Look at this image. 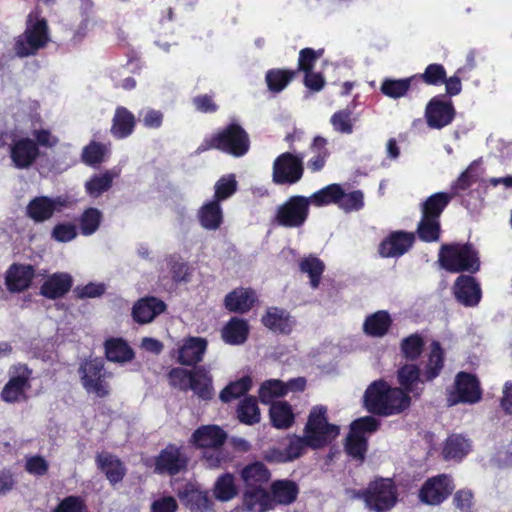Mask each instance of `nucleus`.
I'll use <instances>...</instances> for the list:
<instances>
[{
    "instance_id": "f257e3e1",
    "label": "nucleus",
    "mask_w": 512,
    "mask_h": 512,
    "mask_svg": "<svg viewBox=\"0 0 512 512\" xmlns=\"http://www.w3.org/2000/svg\"><path fill=\"white\" fill-rule=\"evenodd\" d=\"M325 406L314 407L306 423L304 436L291 435L283 448H274L267 452L270 462L286 463L301 457L308 447L317 449L325 446L339 435V427L329 424Z\"/></svg>"
},
{
    "instance_id": "f03ea898",
    "label": "nucleus",
    "mask_w": 512,
    "mask_h": 512,
    "mask_svg": "<svg viewBox=\"0 0 512 512\" xmlns=\"http://www.w3.org/2000/svg\"><path fill=\"white\" fill-rule=\"evenodd\" d=\"M363 404L373 414L391 416L407 409L410 397L403 389L391 387L384 380H376L367 387Z\"/></svg>"
},
{
    "instance_id": "7ed1b4c3",
    "label": "nucleus",
    "mask_w": 512,
    "mask_h": 512,
    "mask_svg": "<svg viewBox=\"0 0 512 512\" xmlns=\"http://www.w3.org/2000/svg\"><path fill=\"white\" fill-rule=\"evenodd\" d=\"M225 440L226 433L216 425L202 426L192 434V442L203 449V458L210 468L220 467L228 461L222 448Z\"/></svg>"
},
{
    "instance_id": "20e7f679",
    "label": "nucleus",
    "mask_w": 512,
    "mask_h": 512,
    "mask_svg": "<svg viewBox=\"0 0 512 512\" xmlns=\"http://www.w3.org/2000/svg\"><path fill=\"white\" fill-rule=\"evenodd\" d=\"M249 147L250 140L246 131L237 123H231L214 136L206 138L197 148V152L201 153L216 148L235 157H240L248 152Z\"/></svg>"
},
{
    "instance_id": "39448f33",
    "label": "nucleus",
    "mask_w": 512,
    "mask_h": 512,
    "mask_svg": "<svg viewBox=\"0 0 512 512\" xmlns=\"http://www.w3.org/2000/svg\"><path fill=\"white\" fill-rule=\"evenodd\" d=\"M439 262L450 272L475 273L480 268L477 251L471 244H446L439 252Z\"/></svg>"
},
{
    "instance_id": "423d86ee",
    "label": "nucleus",
    "mask_w": 512,
    "mask_h": 512,
    "mask_svg": "<svg viewBox=\"0 0 512 512\" xmlns=\"http://www.w3.org/2000/svg\"><path fill=\"white\" fill-rule=\"evenodd\" d=\"M79 375L88 394H94L99 398L109 395V380L112 374L104 368L103 360L95 358L84 361L80 365Z\"/></svg>"
},
{
    "instance_id": "0eeeda50",
    "label": "nucleus",
    "mask_w": 512,
    "mask_h": 512,
    "mask_svg": "<svg viewBox=\"0 0 512 512\" xmlns=\"http://www.w3.org/2000/svg\"><path fill=\"white\" fill-rule=\"evenodd\" d=\"M48 40L46 21L39 17L38 12H32L28 16L24 34L16 41V53L21 57L32 55L44 47Z\"/></svg>"
},
{
    "instance_id": "6e6552de",
    "label": "nucleus",
    "mask_w": 512,
    "mask_h": 512,
    "mask_svg": "<svg viewBox=\"0 0 512 512\" xmlns=\"http://www.w3.org/2000/svg\"><path fill=\"white\" fill-rule=\"evenodd\" d=\"M310 201L305 196H291L279 205L272 218V224L285 228L302 227L309 216Z\"/></svg>"
},
{
    "instance_id": "1a4fd4ad",
    "label": "nucleus",
    "mask_w": 512,
    "mask_h": 512,
    "mask_svg": "<svg viewBox=\"0 0 512 512\" xmlns=\"http://www.w3.org/2000/svg\"><path fill=\"white\" fill-rule=\"evenodd\" d=\"M379 424V421L373 416H366L353 421L346 439V452L351 457L363 461L367 450L368 437L378 429Z\"/></svg>"
},
{
    "instance_id": "9d476101",
    "label": "nucleus",
    "mask_w": 512,
    "mask_h": 512,
    "mask_svg": "<svg viewBox=\"0 0 512 512\" xmlns=\"http://www.w3.org/2000/svg\"><path fill=\"white\" fill-rule=\"evenodd\" d=\"M366 506L375 512H387L397 502V490L389 478H381L369 484L362 493Z\"/></svg>"
},
{
    "instance_id": "9b49d317",
    "label": "nucleus",
    "mask_w": 512,
    "mask_h": 512,
    "mask_svg": "<svg viewBox=\"0 0 512 512\" xmlns=\"http://www.w3.org/2000/svg\"><path fill=\"white\" fill-rule=\"evenodd\" d=\"M304 155L285 152L279 155L273 163L272 179L275 184L293 185L299 182L304 173Z\"/></svg>"
},
{
    "instance_id": "f8f14e48",
    "label": "nucleus",
    "mask_w": 512,
    "mask_h": 512,
    "mask_svg": "<svg viewBox=\"0 0 512 512\" xmlns=\"http://www.w3.org/2000/svg\"><path fill=\"white\" fill-rule=\"evenodd\" d=\"M481 389L477 378L469 373L460 372L455 379L454 389L448 394V404L450 406L458 403L474 404L481 399Z\"/></svg>"
},
{
    "instance_id": "ddd939ff",
    "label": "nucleus",
    "mask_w": 512,
    "mask_h": 512,
    "mask_svg": "<svg viewBox=\"0 0 512 512\" xmlns=\"http://www.w3.org/2000/svg\"><path fill=\"white\" fill-rule=\"evenodd\" d=\"M31 373L25 365L14 366L11 378L2 390V399L9 403L26 400L27 391L31 388Z\"/></svg>"
},
{
    "instance_id": "4468645a",
    "label": "nucleus",
    "mask_w": 512,
    "mask_h": 512,
    "mask_svg": "<svg viewBox=\"0 0 512 512\" xmlns=\"http://www.w3.org/2000/svg\"><path fill=\"white\" fill-rule=\"evenodd\" d=\"M68 205V199L63 196L55 198L46 196L35 197L27 206V215L35 222H44L50 219L55 212L62 211Z\"/></svg>"
},
{
    "instance_id": "2eb2a0df",
    "label": "nucleus",
    "mask_w": 512,
    "mask_h": 512,
    "mask_svg": "<svg viewBox=\"0 0 512 512\" xmlns=\"http://www.w3.org/2000/svg\"><path fill=\"white\" fill-rule=\"evenodd\" d=\"M452 479L447 475H439L425 482L419 492L423 503L438 505L443 502L453 490Z\"/></svg>"
},
{
    "instance_id": "dca6fc26",
    "label": "nucleus",
    "mask_w": 512,
    "mask_h": 512,
    "mask_svg": "<svg viewBox=\"0 0 512 512\" xmlns=\"http://www.w3.org/2000/svg\"><path fill=\"white\" fill-rule=\"evenodd\" d=\"M455 116L451 101L434 97L427 105L425 117L430 128L441 129L449 125Z\"/></svg>"
},
{
    "instance_id": "f3484780",
    "label": "nucleus",
    "mask_w": 512,
    "mask_h": 512,
    "mask_svg": "<svg viewBox=\"0 0 512 512\" xmlns=\"http://www.w3.org/2000/svg\"><path fill=\"white\" fill-rule=\"evenodd\" d=\"M414 241V233L395 231L382 241L379 253L382 257L386 258L400 257L412 247Z\"/></svg>"
},
{
    "instance_id": "a211bd4d",
    "label": "nucleus",
    "mask_w": 512,
    "mask_h": 512,
    "mask_svg": "<svg viewBox=\"0 0 512 512\" xmlns=\"http://www.w3.org/2000/svg\"><path fill=\"white\" fill-rule=\"evenodd\" d=\"M453 290L457 301L466 307H474L481 300L480 285L472 276H459Z\"/></svg>"
},
{
    "instance_id": "6ab92c4d",
    "label": "nucleus",
    "mask_w": 512,
    "mask_h": 512,
    "mask_svg": "<svg viewBox=\"0 0 512 512\" xmlns=\"http://www.w3.org/2000/svg\"><path fill=\"white\" fill-rule=\"evenodd\" d=\"M422 376L426 382L439 376L444 366V351L439 342L433 341L429 351L422 357L420 364Z\"/></svg>"
},
{
    "instance_id": "aec40b11",
    "label": "nucleus",
    "mask_w": 512,
    "mask_h": 512,
    "mask_svg": "<svg viewBox=\"0 0 512 512\" xmlns=\"http://www.w3.org/2000/svg\"><path fill=\"white\" fill-rule=\"evenodd\" d=\"M187 460L181 453V449L174 445H168L156 458L155 470L159 473L175 475L186 467Z\"/></svg>"
},
{
    "instance_id": "412c9836",
    "label": "nucleus",
    "mask_w": 512,
    "mask_h": 512,
    "mask_svg": "<svg viewBox=\"0 0 512 512\" xmlns=\"http://www.w3.org/2000/svg\"><path fill=\"white\" fill-rule=\"evenodd\" d=\"M207 349V341L200 337H188L177 350V360L182 365L194 366L202 361Z\"/></svg>"
},
{
    "instance_id": "4be33fe9",
    "label": "nucleus",
    "mask_w": 512,
    "mask_h": 512,
    "mask_svg": "<svg viewBox=\"0 0 512 512\" xmlns=\"http://www.w3.org/2000/svg\"><path fill=\"white\" fill-rule=\"evenodd\" d=\"M243 508L248 512H267L273 510L270 492L265 488H245L242 496Z\"/></svg>"
},
{
    "instance_id": "5701e85b",
    "label": "nucleus",
    "mask_w": 512,
    "mask_h": 512,
    "mask_svg": "<svg viewBox=\"0 0 512 512\" xmlns=\"http://www.w3.org/2000/svg\"><path fill=\"white\" fill-rule=\"evenodd\" d=\"M397 378L404 392L411 393L414 396H420L423 386L426 383L420 368L415 364H405L399 368Z\"/></svg>"
},
{
    "instance_id": "b1692460",
    "label": "nucleus",
    "mask_w": 512,
    "mask_h": 512,
    "mask_svg": "<svg viewBox=\"0 0 512 512\" xmlns=\"http://www.w3.org/2000/svg\"><path fill=\"white\" fill-rule=\"evenodd\" d=\"M38 155L37 144L29 138L17 140L11 147V159L19 169L30 167Z\"/></svg>"
},
{
    "instance_id": "393cba45",
    "label": "nucleus",
    "mask_w": 512,
    "mask_h": 512,
    "mask_svg": "<svg viewBox=\"0 0 512 512\" xmlns=\"http://www.w3.org/2000/svg\"><path fill=\"white\" fill-rule=\"evenodd\" d=\"M299 494L298 485L288 479L276 480L270 486V496L273 509L277 505H290L294 503Z\"/></svg>"
},
{
    "instance_id": "a878e982",
    "label": "nucleus",
    "mask_w": 512,
    "mask_h": 512,
    "mask_svg": "<svg viewBox=\"0 0 512 512\" xmlns=\"http://www.w3.org/2000/svg\"><path fill=\"white\" fill-rule=\"evenodd\" d=\"M262 323L269 330L282 334H289L295 324L287 311L277 307L267 309L266 314L262 317Z\"/></svg>"
},
{
    "instance_id": "bb28decb",
    "label": "nucleus",
    "mask_w": 512,
    "mask_h": 512,
    "mask_svg": "<svg viewBox=\"0 0 512 512\" xmlns=\"http://www.w3.org/2000/svg\"><path fill=\"white\" fill-rule=\"evenodd\" d=\"M34 276L31 265L13 264L6 274V285L11 292H20L27 289Z\"/></svg>"
},
{
    "instance_id": "cd10ccee",
    "label": "nucleus",
    "mask_w": 512,
    "mask_h": 512,
    "mask_svg": "<svg viewBox=\"0 0 512 512\" xmlns=\"http://www.w3.org/2000/svg\"><path fill=\"white\" fill-rule=\"evenodd\" d=\"M200 225L210 231L220 228L223 222V210L220 201L213 199L205 202L197 212Z\"/></svg>"
},
{
    "instance_id": "c85d7f7f",
    "label": "nucleus",
    "mask_w": 512,
    "mask_h": 512,
    "mask_svg": "<svg viewBox=\"0 0 512 512\" xmlns=\"http://www.w3.org/2000/svg\"><path fill=\"white\" fill-rule=\"evenodd\" d=\"M166 308L165 303L156 297L140 299L133 307V317L139 323H149Z\"/></svg>"
},
{
    "instance_id": "c756f323",
    "label": "nucleus",
    "mask_w": 512,
    "mask_h": 512,
    "mask_svg": "<svg viewBox=\"0 0 512 512\" xmlns=\"http://www.w3.org/2000/svg\"><path fill=\"white\" fill-rule=\"evenodd\" d=\"M72 286V277L68 273H54L49 276L40 288L46 298L56 299L65 295Z\"/></svg>"
},
{
    "instance_id": "7c9ffc66",
    "label": "nucleus",
    "mask_w": 512,
    "mask_h": 512,
    "mask_svg": "<svg viewBox=\"0 0 512 512\" xmlns=\"http://www.w3.org/2000/svg\"><path fill=\"white\" fill-rule=\"evenodd\" d=\"M96 462L98 468L106 475L111 484L123 480L126 469L117 457L104 452L97 455Z\"/></svg>"
},
{
    "instance_id": "2f4dec72",
    "label": "nucleus",
    "mask_w": 512,
    "mask_h": 512,
    "mask_svg": "<svg viewBox=\"0 0 512 512\" xmlns=\"http://www.w3.org/2000/svg\"><path fill=\"white\" fill-rule=\"evenodd\" d=\"M189 390L204 401L211 400L214 397L213 379L205 367H199L194 370Z\"/></svg>"
},
{
    "instance_id": "473e14b6",
    "label": "nucleus",
    "mask_w": 512,
    "mask_h": 512,
    "mask_svg": "<svg viewBox=\"0 0 512 512\" xmlns=\"http://www.w3.org/2000/svg\"><path fill=\"white\" fill-rule=\"evenodd\" d=\"M256 301V294L251 289L239 288L225 297V307L232 312L245 313Z\"/></svg>"
},
{
    "instance_id": "72a5a7b5",
    "label": "nucleus",
    "mask_w": 512,
    "mask_h": 512,
    "mask_svg": "<svg viewBox=\"0 0 512 512\" xmlns=\"http://www.w3.org/2000/svg\"><path fill=\"white\" fill-rule=\"evenodd\" d=\"M119 176V171L116 169L107 170L101 174H96L85 183V190L87 194L93 198L99 197L102 193L108 191L112 182Z\"/></svg>"
},
{
    "instance_id": "f704fd0d",
    "label": "nucleus",
    "mask_w": 512,
    "mask_h": 512,
    "mask_svg": "<svg viewBox=\"0 0 512 512\" xmlns=\"http://www.w3.org/2000/svg\"><path fill=\"white\" fill-rule=\"evenodd\" d=\"M271 474L267 467L261 462H254L247 465L241 471V478L245 484V488L263 487L267 483Z\"/></svg>"
},
{
    "instance_id": "c9c22d12",
    "label": "nucleus",
    "mask_w": 512,
    "mask_h": 512,
    "mask_svg": "<svg viewBox=\"0 0 512 512\" xmlns=\"http://www.w3.org/2000/svg\"><path fill=\"white\" fill-rule=\"evenodd\" d=\"M105 353L109 361L125 363L134 357L132 348L122 338H110L105 342Z\"/></svg>"
},
{
    "instance_id": "e433bc0d",
    "label": "nucleus",
    "mask_w": 512,
    "mask_h": 512,
    "mask_svg": "<svg viewBox=\"0 0 512 512\" xmlns=\"http://www.w3.org/2000/svg\"><path fill=\"white\" fill-rule=\"evenodd\" d=\"M248 332L247 322L234 317L222 329V338L228 344L240 345L246 341Z\"/></svg>"
},
{
    "instance_id": "4c0bfd02",
    "label": "nucleus",
    "mask_w": 512,
    "mask_h": 512,
    "mask_svg": "<svg viewBox=\"0 0 512 512\" xmlns=\"http://www.w3.org/2000/svg\"><path fill=\"white\" fill-rule=\"evenodd\" d=\"M453 195L447 192H438L429 196L422 202L420 210L421 215L434 217L440 220V216L444 209L452 200Z\"/></svg>"
},
{
    "instance_id": "58836bf2",
    "label": "nucleus",
    "mask_w": 512,
    "mask_h": 512,
    "mask_svg": "<svg viewBox=\"0 0 512 512\" xmlns=\"http://www.w3.org/2000/svg\"><path fill=\"white\" fill-rule=\"evenodd\" d=\"M134 126V115L126 108L118 107L113 118L112 134L119 139L126 138L133 132Z\"/></svg>"
},
{
    "instance_id": "ea45409f",
    "label": "nucleus",
    "mask_w": 512,
    "mask_h": 512,
    "mask_svg": "<svg viewBox=\"0 0 512 512\" xmlns=\"http://www.w3.org/2000/svg\"><path fill=\"white\" fill-rule=\"evenodd\" d=\"M269 414L275 428L288 429L294 423L295 416L292 407L285 401L273 402Z\"/></svg>"
},
{
    "instance_id": "a19ab883",
    "label": "nucleus",
    "mask_w": 512,
    "mask_h": 512,
    "mask_svg": "<svg viewBox=\"0 0 512 512\" xmlns=\"http://www.w3.org/2000/svg\"><path fill=\"white\" fill-rule=\"evenodd\" d=\"M310 151L313 156L307 162V166L312 172H318L324 168L330 155L327 140L321 136H316L310 145Z\"/></svg>"
},
{
    "instance_id": "79ce46f5",
    "label": "nucleus",
    "mask_w": 512,
    "mask_h": 512,
    "mask_svg": "<svg viewBox=\"0 0 512 512\" xmlns=\"http://www.w3.org/2000/svg\"><path fill=\"white\" fill-rule=\"evenodd\" d=\"M416 78L417 75L403 79L386 78L381 84L380 91L389 98L398 99L404 97Z\"/></svg>"
},
{
    "instance_id": "37998d69",
    "label": "nucleus",
    "mask_w": 512,
    "mask_h": 512,
    "mask_svg": "<svg viewBox=\"0 0 512 512\" xmlns=\"http://www.w3.org/2000/svg\"><path fill=\"white\" fill-rule=\"evenodd\" d=\"M470 448L468 439L460 435H452L446 441L443 454L445 459L459 461L469 453Z\"/></svg>"
},
{
    "instance_id": "c03bdc74",
    "label": "nucleus",
    "mask_w": 512,
    "mask_h": 512,
    "mask_svg": "<svg viewBox=\"0 0 512 512\" xmlns=\"http://www.w3.org/2000/svg\"><path fill=\"white\" fill-rule=\"evenodd\" d=\"M342 196V187L339 184H330L319 191L307 197L310 205L317 207L326 206L330 204H338L339 197Z\"/></svg>"
},
{
    "instance_id": "a18cd8bd",
    "label": "nucleus",
    "mask_w": 512,
    "mask_h": 512,
    "mask_svg": "<svg viewBox=\"0 0 512 512\" xmlns=\"http://www.w3.org/2000/svg\"><path fill=\"white\" fill-rule=\"evenodd\" d=\"M391 324L390 316L385 311H378L366 318L364 331L366 334L380 337L383 336Z\"/></svg>"
},
{
    "instance_id": "49530a36",
    "label": "nucleus",
    "mask_w": 512,
    "mask_h": 512,
    "mask_svg": "<svg viewBox=\"0 0 512 512\" xmlns=\"http://www.w3.org/2000/svg\"><path fill=\"white\" fill-rule=\"evenodd\" d=\"M416 231L420 240L424 242H436L439 240L441 234L440 220L421 215Z\"/></svg>"
},
{
    "instance_id": "de8ad7c7",
    "label": "nucleus",
    "mask_w": 512,
    "mask_h": 512,
    "mask_svg": "<svg viewBox=\"0 0 512 512\" xmlns=\"http://www.w3.org/2000/svg\"><path fill=\"white\" fill-rule=\"evenodd\" d=\"M237 415L241 423L253 425L260 421V410L255 398L243 399L237 408Z\"/></svg>"
},
{
    "instance_id": "09e8293b",
    "label": "nucleus",
    "mask_w": 512,
    "mask_h": 512,
    "mask_svg": "<svg viewBox=\"0 0 512 512\" xmlns=\"http://www.w3.org/2000/svg\"><path fill=\"white\" fill-rule=\"evenodd\" d=\"M237 494L235 477L230 473L221 475L214 486V495L220 501H228Z\"/></svg>"
},
{
    "instance_id": "8fccbe9b",
    "label": "nucleus",
    "mask_w": 512,
    "mask_h": 512,
    "mask_svg": "<svg viewBox=\"0 0 512 512\" xmlns=\"http://www.w3.org/2000/svg\"><path fill=\"white\" fill-rule=\"evenodd\" d=\"M356 119L352 117V111L348 108L336 111L330 118V123L337 133L352 134Z\"/></svg>"
},
{
    "instance_id": "3c124183",
    "label": "nucleus",
    "mask_w": 512,
    "mask_h": 512,
    "mask_svg": "<svg viewBox=\"0 0 512 512\" xmlns=\"http://www.w3.org/2000/svg\"><path fill=\"white\" fill-rule=\"evenodd\" d=\"M179 497L186 500L191 510L204 512L210 507V499L207 492H202L186 487L184 492H179Z\"/></svg>"
},
{
    "instance_id": "603ef678",
    "label": "nucleus",
    "mask_w": 512,
    "mask_h": 512,
    "mask_svg": "<svg viewBox=\"0 0 512 512\" xmlns=\"http://www.w3.org/2000/svg\"><path fill=\"white\" fill-rule=\"evenodd\" d=\"M296 71L271 69L266 73V83L270 91L281 92L295 76Z\"/></svg>"
},
{
    "instance_id": "864d4df0",
    "label": "nucleus",
    "mask_w": 512,
    "mask_h": 512,
    "mask_svg": "<svg viewBox=\"0 0 512 512\" xmlns=\"http://www.w3.org/2000/svg\"><path fill=\"white\" fill-rule=\"evenodd\" d=\"M252 385V380L249 376H244L241 379L227 385L220 393L222 402L228 403L237 399L247 393Z\"/></svg>"
},
{
    "instance_id": "5fc2aeb1",
    "label": "nucleus",
    "mask_w": 512,
    "mask_h": 512,
    "mask_svg": "<svg viewBox=\"0 0 512 512\" xmlns=\"http://www.w3.org/2000/svg\"><path fill=\"white\" fill-rule=\"evenodd\" d=\"M285 383L281 380L270 379L265 381L259 389V398L262 403L269 404L275 398L286 394Z\"/></svg>"
},
{
    "instance_id": "6e6d98bb",
    "label": "nucleus",
    "mask_w": 512,
    "mask_h": 512,
    "mask_svg": "<svg viewBox=\"0 0 512 512\" xmlns=\"http://www.w3.org/2000/svg\"><path fill=\"white\" fill-rule=\"evenodd\" d=\"M324 268V263L315 256L306 257L300 262V270L308 274L313 288L318 287Z\"/></svg>"
},
{
    "instance_id": "4d7b16f0",
    "label": "nucleus",
    "mask_w": 512,
    "mask_h": 512,
    "mask_svg": "<svg viewBox=\"0 0 512 512\" xmlns=\"http://www.w3.org/2000/svg\"><path fill=\"white\" fill-rule=\"evenodd\" d=\"M102 213L96 208H89L84 211L80 219V230L83 235L93 234L99 227Z\"/></svg>"
},
{
    "instance_id": "13d9d810",
    "label": "nucleus",
    "mask_w": 512,
    "mask_h": 512,
    "mask_svg": "<svg viewBox=\"0 0 512 512\" xmlns=\"http://www.w3.org/2000/svg\"><path fill=\"white\" fill-rule=\"evenodd\" d=\"M337 205L345 212L358 211L364 207V194L360 190L345 193L342 189Z\"/></svg>"
},
{
    "instance_id": "bf43d9fd",
    "label": "nucleus",
    "mask_w": 512,
    "mask_h": 512,
    "mask_svg": "<svg viewBox=\"0 0 512 512\" xmlns=\"http://www.w3.org/2000/svg\"><path fill=\"white\" fill-rule=\"evenodd\" d=\"M194 375V370L189 371L184 368H173L169 374L168 379L171 386L178 388L181 391L187 392L189 391V387H191L192 377Z\"/></svg>"
},
{
    "instance_id": "052dcab7",
    "label": "nucleus",
    "mask_w": 512,
    "mask_h": 512,
    "mask_svg": "<svg viewBox=\"0 0 512 512\" xmlns=\"http://www.w3.org/2000/svg\"><path fill=\"white\" fill-rule=\"evenodd\" d=\"M423 346V338L419 334H412L402 340L401 350L407 359L414 360L421 354Z\"/></svg>"
},
{
    "instance_id": "680f3d73",
    "label": "nucleus",
    "mask_w": 512,
    "mask_h": 512,
    "mask_svg": "<svg viewBox=\"0 0 512 512\" xmlns=\"http://www.w3.org/2000/svg\"><path fill=\"white\" fill-rule=\"evenodd\" d=\"M237 188V182L234 175H227L220 178L215 184L214 199L223 201L232 196Z\"/></svg>"
},
{
    "instance_id": "e2e57ef3",
    "label": "nucleus",
    "mask_w": 512,
    "mask_h": 512,
    "mask_svg": "<svg viewBox=\"0 0 512 512\" xmlns=\"http://www.w3.org/2000/svg\"><path fill=\"white\" fill-rule=\"evenodd\" d=\"M418 77L428 85L438 86L444 83L446 70L443 65L433 63L429 64Z\"/></svg>"
},
{
    "instance_id": "0e129e2a",
    "label": "nucleus",
    "mask_w": 512,
    "mask_h": 512,
    "mask_svg": "<svg viewBox=\"0 0 512 512\" xmlns=\"http://www.w3.org/2000/svg\"><path fill=\"white\" fill-rule=\"evenodd\" d=\"M107 147L101 143L91 142L83 149L82 159L88 165L99 164L103 161Z\"/></svg>"
},
{
    "instance_id": "69168bd1",
    "label": "nucleus",
    "mask_w": 512,
    "mask_h": 512,
    "mask_svg": "<svg viewBox=\"0 0 512 512\" xmlns=\"http://www.w3.org/2000/svg\"><path fill=\"white\" fill-rule=\"evenodd\" d=\"M476 163H472L466 171H464L456 182L452 185V195H458L462 191L467 190L476 180L478 175L475 173Z\"/></svg>"
},
{
    "instance_id": "338daca9",
    "label": "nucleus",
    "mask_w": 512,
    "mask_h": 512,
    "mask_svg": "<svg viewBox=\"0 0 512 512\" xmlns=\"http://www.w3.org/2000/svg\"><path fill=\"white\" fill-rule=\"evenodd\" d=\"M324 50H314L312 48H304L299 53L298 70L303 72L312 71L314 63L323 55Z\"/></svg>"
},
{
    "instance_id": "774afa93",
    "label": "nucleus",
    "mask_w": 512,
    "mask_h": 512,
    "mask_svg": "<svg viewBox=\"0 0 512 512\" xmlns=\"http://www.w3.org/2000/svg\"><path fill=\"white\" fill-rule=\"evenodd\" d=\"M54 512H87V507L83 498L68 496L57 505Z\"/></svg>"
}]
</instances>
